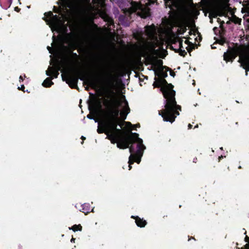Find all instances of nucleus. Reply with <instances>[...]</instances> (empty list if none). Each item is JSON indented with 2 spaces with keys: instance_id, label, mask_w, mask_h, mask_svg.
<instances>
[{
  "instance_id": "2f4dec72",
  "label": "nucleus",
  "mask_w": 249,
  "mask_h": 249,
  "mask_svg": "<svg viewBox=\"0 0 249 249\" xmlns=\"http://www.w3.org/2000/svg\"><path fill=\"white\" fill-rule=\"evenodd\" d=\"M196 160H197V158H196V160H195V159H194V160H193V162H195V161H196Z\"/></svg>"
},
{
  "instance_id": "20e7f679",
  "label": "nucleus",
  "mask_w": 249,
  "mask_h": 249,
  "mask_svg": "<svg viewBox=\"0 0 249 249\" xmlns=\"http://www.w3.org/2000/svg\"><path fill=\"white\" fill-rule=\"evenodd\" d=\"M130 4V13L137 12L138 15L143 18H145L149 16V8L147 6H145L142 4L141 1L138 2L136 0H132Z\"/></svg>"
},
{
  "instance_id": "e433bc0d",
  "label": "nucleus",
  "mask_w": 249,
  "mask_h": 249,
  "mask_svg": "<svg viewBox=\"0 0 249 249\" xmlns=\"http://www.w3.org/2000/svg\"><path fill=\"white\" fill-rule=\"evenodd\" d=\"M62 79L63 80H65L64 79V77H63V74H62Z\"/></svg>"
},
{
  "instance_id": "ea45409f",
  "label": "nucleus",
  "mask_w": 249,
  "mask_h": 249,
  "mask_svg": "<svg viewBox=\"0 0 249 249\" xmlns=\"http://www.w3.org/2000/svg\"><path fill=\"white\" fill-rule=\"evenodd\" d=\"M198 127V125H196L195 126V127Z\"/></svg>"
},
{
  "instance_id": "a211bd4d",
  "label": "nucleus",
  "mask_w": 249,
  "mask_h": 249,
  "mask_svg": "<svg viewBox=\"0 0 249 249\" xmlns=\"http://www.w3.org/2000/svg\"><path fill=\"white\" fill-rule=\"evenodd\" d=\"M93 107L95 111L97 112L101 109L102 106L100 102H98L97 103H94L93 105Z\"/></svg>"
},
{
  "instance_id": "39448f33",
  "label": "nucleus",
  "mask_w": 249,
  "mask_h": 249,
  "mask_svg": "<svg viewBox=\"0 0 249 249\" xmlns=\"http://www.w3.org/2000/svg\"><path fill=\"white\" fill-rule=\"evenodd\" d=\"M145 32L147 37L150 40L151 49L155 51L157 47L161 45V42L158 37L156 29L154 26H148L145 27Z\"/></svg>"
},
{
  "instance_id": "1a4fd4ad",
  "label": "nucleus",
  "mask_w": 249,
  "mask_h": 249,
  "mask_svg": "<svg viewBox=\"0 0 249 249\" xmlns=\"http://www.w3.org/2000/svg\"><path fill=\"white\" fill-rule=\"evenodd\" d=\"M236 56V53L234 50H231L226 53H225L223 57L224 60L226 62L231 61V62Z\"/></svg>"
},
{
  "instance_id": "a878e982",
  "label": "nucleus",
  "mask_w": 249,
  "mask_h": 249,
  "mask_svg": "<svg viewBox=\"0 0 249 249\" xmlns=\"http://www.w3.org/2000/svg\"><path fill=\"white\" fill-rule=\"evenodd\" d=\"M192 125L191 124H188V128L191 129L192 128Z\"/></svg>"
},
{
  "instance_id": "f8f14e48",
  "label": "nucleus",
  "mask_w": 249,
  "mask_h": 249,
  "mask_svg": "<svg viewBox=\"0 0 249 249\" xmlns=\"http://www.w3.org/2000/svg\"><path fill=\"white\" fill-rule=\"evenodd\" d=\"M131 218L135 220L136 225L139 227L143 228L147 224V222L143 218H141L138 216L132 215Z\"/></svg>"
},
{
  "instance_id": "f704fd0d",
  "label": "nucleus",
  "mask_w": 249,
  "mask_h": 249,
  "mask_svg": "<svg viewBox=\"0 0 249 249\" xmlns=\"http://www.w3.org/2000/svg\"><path fill=\"white\" fill-rule=\"evenodd\" d=\"M196 160H197V158H196V160H195V159H194V160H193V162H195V161H196Z\"/></svg>"
},
{
  "instance_id": "4be33fe9",
  "label": "nucleus",
  "mask_w": 249,
  "mask_h": 249,
  "mask_svg": "<svg viewBox=\"0 0 249 249\" xmlns=\"http://www.w3.org/2000/svg\"><path fill=\"white\" fill-rule=\"evenodd\" d=\"M162 75L161 76H165V77H166L167 76V73L165 72V73H163L162 72H161V74Z\"/></svg>"
},
{
  "instance_id": "6ab92c4d",
  "label": "nucleus",
  "mask_w": 249,
  "mask_h": 249,
  "mask_svg": "<svg viewBox=\"0 0 249 249\" xmlns=\"http://www.w3.org/2000/svg\"><path fill=\"white\" fill-rule=\"evenodd\" d=\"M126 124L127 126L131 129V127L132 126V124L130 122H126Z\"/></svg>"
},
{
  "instance_id": "aec40b11",
  "label": "nucleus",
  "mask_w": 249,
  "mask_h": 249,
  "mask_svg": "<svg viewBox=\"0 0 249 249\" xmlns=\"http://www.w3.org/2000/svg\"><path fill=\"white\" fill-rule=\"evenodd\" d=\"M245 242H247V244H249V237L246 236L245 238Z\"/></svg>"
},
{
  "instance_id": "f257e3e1",
  "label": "nucleus",
  "mask_w": 249,
  "mask_h": 249,
  "mask_svg": "<svg viewBox=\"0 0 249 249\" xmlns=\"http://www.w3.org/2000/svg\"><path fill=\"white\" fill-rule=\"evenodd\" d=\"M129 112L130 108L125 96H121L109 107L106 119L98 124L97 131L99 134L105 133L107 136V138L111 143H116L120 148H126L130 144L137 142V156H142L145 147L142 144V139L139 138V134L132 132L130 135L124 134L120 129L117 128L119 115L123 120H124ZM130 156L136 155L131 154Z\"/></svg>"
},
{
  "instance_id": "cd10ccee",
  "label": "nucleus",
  "mask_w": 249,
  "mask_h": 249,
  "mask_svg": "<svg viewBox=\"0 0 249 249\" xmlns=\"http://www.w3.org/2000/svg\"><path fill=\"white\" fill-rule=\"evenodd\" d=\"M24 89V86L23 85H22L20 89ZM18 89H20L19 88H18Z\"/></svg>"
},
{
  "instance_id": "6e6552de",
  "label": "nucleus",
  "mask_w": 249,
  "mask_h": 249,
  "mask_svg": "<svg viewBox=\"0 0 249 249\" xmlns=\"http://www.w3.org/2000/svg\"><path fill=\"white\" fill-rule=\"evenodd\" d=\"M162 61L160 59H154L152 60L151 64L152 67V69L155 71L156 75H157L158 71H162Z\"/></svg>"
},
{
  "instance_id": "0eeeda50",
  "label": "nucleus",
  "mask_w": 249,
  "mask_h": 249,
  "mask_svg": "<svg viewBox=\"0 0 249 249\" xmlns=\"http://www.w3.org/2000/svg\"><path fill=\"white\" fill-rule=\"evenodd\" d=\"M182 42L183 40H180L178 41L179 48L178 49V51L180 55L185 56L187 54L185 49H186L188 52H190L191 49L189 46V41L188 40L186 39L185 40L184 44L185 46H183Z\"/></svg>"
},
{
  "instance_id": "58836bf2",
  "label": "nucleus",
  "mask_w": 249,
  "mask_h": 249,
  "mask_svg": "<svg viewBox=\"0 0 249 249\" xmlns=\"http://www.w3.org/2000/svg\"><path fill=\"white\" fill-rule=\"evenodd\" d=\"M95 122H97V119H95Z\"/></svg>"
},
{
  "instance_id": "b1692460",
  "label": "nucleus",
  "mask_w": 249,
  "mask_h": 249,
  "mask_svg": "<svg viewBox=\"0 0 249 249\" xmlns=\"http://www.w3.org/2000/svg\"><path fill=\"white\" fill-rule=\"evenodd\" d=\"M224 157L225 158L226 157H218V161L219 162L220 160L223 159Z\"/></svg>"
},
{
  "instance_id": "a19ab883",
  "label": "nucleus",
  "mask_w": 249,
  "mask_h": 249,
  "mask_svg": "<svg viewBox=\"0 0 249 249\" xmlns=\"http://www.w3.org/2000/svg\"><path fill=\"white\" fill-rule=\"evenodd\" d=\"M212 48H214V46H213H213H212Z\"/></svg>"
},
{
  "instance_id": "2eb2a0df",
  "label": "nucleus",
  "mask_w": 249,
  "mask_h": 249,
  "mask_svg": "<svg viewBox=\"0 0 249 249\" xmlns=\"http://www.w3.org/2000/svg\"><path fill=\"white\" fill-rule=\"evenodd\" d=\"M52 78H47L43 82L42 85L45 87H49L53 85V83L52 81Z\"/></svg>"
},
{
  "instance_id": "412c9836",
  "label": "nucleus",
  "mask_w": 249,
  "mask_h": 249,
  "mask_svg": "<svg viewBox=\"0 0 249 249\" xmlns=\"http://www.w3.org/2000/svg\"><path fill=\"white\" fill-rule=\"evenodd\" d=\"M47 49L48 50V51H49V52L50 53H52V52H51L52 51V48L51 47H50L49 46H48L47 47Z\"/></svg>"
},
{
  "instance_id": "4468645a",
  "label": "nucleus",
  "mask_w": 249,
  "mask_h": 249,
  "mask_svg": "<svg viewBox=\"0 0 249 249\" xmlns=\"http://www.w3.org/2000/svg\"><path fill=\"white\" fill-rule=\"evenodd\" d=\"M81 209L80 211L84 213L85 214H87L90 213V206L89 203H84L81 205Z\"/></svg>"
},
{
  "instance_id": "5701e85b",
  "label": "nucleus",
  "mask_w": 249,
  "mask_h": 249,
  "mask_svg": "<svg viewBox=\"0 0 249 249\" xmlns=\"http://www.w3.org/2000/svg\"><path fill=\"white\" fill-rule=\"evenodd\" d=\"M75 238L72 237L71 240V242H73V243H74L75 242Z\"/></svg>"
},
{
  "instance_id": "393cba45",
  "label": "nucleus",
  "mask_w": 249,
  "mask_h": 249,
  "mask_svg": "<svg viewBox=\"0 0 249 249\" xmlns=\"http://www.w3.org/2000/svg\"><path fill=\"white\" fill-rule=\"evenodd\" d=\"M23 77L21 75L19 77V81L20 82L21 81H23Z\"/></svg>"
},
{
  "instance_id": "c85d7f7f",
  "label": "nucleus",
  "mask_w": 249,
  "mask_h": 249,
  "mask_svg": "<svg viewBox=\"0 0 249 249\" xmlns=\"http://www.w3.org/2000/svg\"><path fill=\"white\" fill-rule=\"evenodd\" d=\"M85 139H86V138H85V137H84V136H82V137H81V139H82L83 141H84V140H85Z\"/></svg>"
},
{
  "instance_id": "c9c22d12",
  "label": "nucleus",
  "mask_w": 249,
  "mask_h": 249,
  "mask_svg": "<svg viewBox=\"0 0 249 249\" xmlns=\"http://www.w3.org/2000/svg\"><path fill=\"white\" fill-rule=\"evenodd\" d=\"M12 0H9V2L10 4L12 3Z\"/></svg>"
},
{
  "instance_id": "7c9ffc66",
  "label": "nucleus",
  "mask_w": 249,
  "mask_h": 249,
  "mask_svg": "<svg viewBox=\"0 0 249 249\" xmlns=\"http://www.w3.org/2000/svg\"><path fill=\"white\" fill-rule=\"evenodd\" d=\"M88 117L89 119H92V118L91 117H90V116L89 115H88Z\"/></svg>"
},
{
  "instance_id": "f03ea898",
  "label": "nucleus",
  "mask_w": 249,
  "mask_h": 249,
  "mask_svg": "<svg viewBox=\"0 0 249 249\" xmlns=\"http://www.w3.org/2000/svg\"><path fill=\"white\" fill-rule=\"evenodd\" d=\"M162 86L161 91L162 92L165 100V108L159 111V114L163 118L164 121L172 123L176 117L179 115L178 110H181V107L177 104L175 100V91L173 89V86L167 84L166 81L162 79L160 82Z\"/></svg>"
},
{
  "instance_id": "72a5a7b5",
  "label": "nucleus",
  "mask_w": 249,
  "mask_h": 249,
  "mask_svg": "<svg viewBox=\"0 0 249 249\" xmlns=\"http://www.w3.org/2000/svg\"><path fill=\"white\" fill-rule=\"evenodd\" d=\"M196 160H197V158H196V160H195V159H194V160H193V162H195V161H196Z\"/></svg>"
},
{
  "instance_id": "473e14b6",
  "label": "nucleus",
  "mask_w": 249,
  "mask_h": 249,
  "mask_svg": "<svg viewBox=\"0 0 249 249\" xmlns=\"http://www.w3.org/2000/svg\"><path fill=\"white\" fill-rule=\"evenodd\" d=\"M196 160H197V158H196V160H195V159H194V160H193V162H195V161H196Z\"/></svg>"
},
{
  "instance_id": "9b49d317",
  "label": "nucleus",
  "mask_w": 249,
  "mask_h": 249,
  "mask_svg": "<svg viewBox=\"0 0 249 249\" xmlns=\"http://www.w3.org/2000/svg\"><path fill=\"white\" fill-rule=\"evenodd\" d=\"M78 78L76 76H70L67 78L66 82L71 88H76L77 87Z\"/></svg>"
},
{
  "instance_id": "ddd939ff",
  "label": "nucleus",
  "mask_w": 249,
  "mask_h": 249,
  "mask_svg": "<svg viewBox=\"0 0 249 249\" xmlns=\"http://www.w3.org/2000/svg\"><path fill=\"white\" fill-rule=\"evenodd\" d=\"M142 157H129V160L128 161L129 164V170L132 168L131 165L134 162H137L138 164H139L141 161Z\"/></svg>"
},
{
  "instance_id": "423d86ee",
  "label": "nucleus",
  "mask_w": 249,
  "mask_h": 249,
  "mask_svg": "<svg viewBox=\"0 0 249 249\" xmlns=\"http://www.w3.org/2000/svg\"><path fill=\"white\" fill-rule=\"evenodd\" d=\"M239 62L242 66L246 70V74L248 75V71H249V49L240 56Z\"/></svg>"
},
{
  "instance_id": "7ed1b4c3",
  "label": "nucleus",
  "mask_w": 249,
  "mask_h": 249,
  "mask_svg": "<svg viewBox=\"0 0 249 249\" xmlns=\"http://www.w3.org/2000/svg\"><path fill=\"white\" fill-rule=\"evenodd\" d=\"M43 19L47 23V24L53 26L57 32H60L64 29L63 28H66L61 23L60 18L57 15L53 16L52 12L45 13Z\"/></svg>"
},
{
  "instance_id": "c756f323",
  "label": "nucleus",
  "mask_w": 249,
  "mask_h": 249,
  "mask_svg": "<svg viewBox=\"0 0 249 249\" xmlns=\"http://www.w3.org/2000/svg\"><path fill=\"white\" fill-rule=\"evenodd\" d=\"M136 126L139 127L140 126V125L139 124H136Z\"/></svg>"
},
{
  "instance_id": "f3484780",
  "label": "nucleus",
  "mask_w": 249,
  "mask_h": 249,
  "mask_svg": "<svg viewBox=\"0 0 249 249\" xmlns=\"http://www.w3.org/2000/svg\"><path fill=\"white\" fill-rule=\"evenodd\" d=\"M69 229L71 230H72L74 232L76 231H81L82 230V227L80 224H75L71 227H69Z\"/></svg>"
},
{
  "instance_id": "bb28decb",
  "label": "nucleus",
  "mask_w": 249,
  "mask_h": 249,
  "mask_svg": "<svg viewBox=\"0 0 249 249\" xmlns=\"http://www.w3.org/2000/svg\"><path fill=\"white\" fill-rule=\"evenodd\" d=\"M153 85H154V87H156L158 86V84H156V83H154Z\"/></svg>"
},
{
  "instance_id": "dca6fc26",
  "label": "nucleus",
  "mask_w": 249,
  "mask_h": 249,
  "mask_svg": "<svg viewBox=\"0 0 249 249\" xmlns=\"http://www.w3.org/2000/svg\"><path fill=\"white\" fill-rule=\"evenodd\" d=\"M88 85L93 89H96L98 87L97 82L93 79H89L88 81Z\"/></svg>"
},
{
  "instance_id": "4c0bfd02",
  "label": "nucleus",
  "mask_w": 249,
  "mask_h": 249,
  "mask_svg": "<svg viewBox=\"0 0 249 249\" xmlns=\"http://www.w3.org/2000/svg\"><path fill=\"white\" fill-rule=\"evenodd\" d=\"M245 1L249 3V0H245Z\"/></svg>"
},
{
  "instance_id": "79ce46f5",
  "label": "nucleus",
  "mask_w": 249,
  "mask_h": 249,
  "mask_svg": "<svg viewBox=\"0 0 249 249\" xmlns=\"http://www.w3.org/2000/svg\"><path fill=\"white\" fill-rule=\"evenodd\" d=\"M212 48H214V46H213H213H212Z\"/></svg>"
},
{
  "instance_id": "9d476101",
  "label": "nucleus",
  "mask_w": 249,
  "mask_h": 249,
  "mask_svg": "<svg viewBox=\"0 0 249 249\" xmlns=\"http://www.w3.org/2000/svg\"><path fill=\"white\" fill-rule=\"evenodd\" d=\"M61 70V67L59 66H57L55 68L53 67H49L48 70L46 71V74L48 76L51 74L53 75L54 78H57L59 75V71Z\"/></svg>"
}]
</instances>
